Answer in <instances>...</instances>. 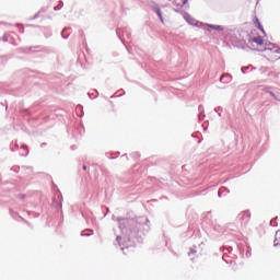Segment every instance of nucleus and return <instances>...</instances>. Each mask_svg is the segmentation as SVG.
Returning a JSON list of instances; mask_svg holds the SVG:
<instances>
[{"label": "nucleus", "mask_w": 280, "mask_h": 280, "mask_svg": "<svg viewBox=\"0 0 280 280\" xmlns=\"http://www.w3.org/2000/svg\"><path fill=\"white\" fill-rule=\"evenodd\" d=\"M220 112H222V107L214 108V113H220Z\"/></svg>", "instance_id": "nucleus-19"}, {"label": "nucleus", "mask_w": 280, "mask_h": 280, "mask_svg": "<svg viewBox=\"0 0 280 280\" xmlns=\"http://www.w3.org/2000/svg\"><path fill=\"white\" fill-rule=\"evenodd\" d=\"M210 30H215L217 32H224V26L215 24H207Z\"/></svg>", "instance_id": "nucleus-5"}, {"label": "nucleus", "mask_w": 280, "mask_h": 280, "mask_svg": "<svg viewBox=\"0 0 280 280\" xmlns=\"http://www.w3.org/2000/svg\"><path fill=\"white\" fill-rule=\"evenodd\" d=\"M269 95H270L271 97H273V100H276L277 102H280V98L277 97V96L273 94V92H269Z\"/></svg>", "instance_id": "nucleus-16"}, {"label": "nucleus", "mask_w": 280, "mask_h": 280, "mask_svg": "<svg viewBox=\"0 0 280 280\" xmlns=\"http://www.w3.org/2000/svg\"><path fill=\"white\" fill-rule=\"evenodd\" d=\"M61 36L63 38H69V28H63L62 33H61Z\"/></svg>", "instance_id": "nucleus-13"}, {"label": "nucleus", "mask_w": 280, "mask_h": 280, "mask_svg": "<svg viewBox=\"0 0 280 280\" xmlns=\"http://www.w3.org/2000/svg\"><path fill=\"white\" fill-rule=\"evenodd\" d=\"M83 170H86V165H83Z\"/></svg>", "instance_id": "nucleus-23"}, {"label": "nucleus", "mask_w": 280, "mask_h": 280, "mask_svg": "<svg viewBox=\"0 0 280 280\" xmlns=\"http://www.w3.org/2000/svg\"><path fill=\"white\" fill-rule=\"evenodd\" d=\"M81 235L89 237V235H93V230H84V231L81 233Z\"/></svg>", "instance_id": "nucleus-12"}, {"label": "nucleus", "mask_w": 280, "mask_h": 280, "mask_svg": "<svg viewBox=\"0 0 280 280\" xmlns=\"http://www.w3.org/2000/svg\"><path fill=\"white\" fill-rule=\"evenodd\" d=\"M184 19L186 23H188L189 25H198V22L196 21V19L191 18L189 13H184Z\"/></svg>", "instance_id": "nucleus-3"}, {"label": "nucleus", "mask_w": 280, "mask_h": 280, "mask_svg": "<svg viewBox=\"0 0 280 280\" xmlns=\"http://www.w3.org/2000/svg\"><path fill=\"white\" fill-rule=\"evenodd\" d=\"M153 10L158 14L161 23H164V21H163V13L161 12V8H159V5L155 4V5H153Z\"/></svg>", "instance_id": "nucleus-4"}, {"label": "nucleus", "mask_w": 280, "mask_h": 280, "mask_svg": "<svg viewBox=\"0 0 280 280\" xmlns=\"http://www.w3.org/2000/svg\"><path fill=\"white\" fill-rule=\"evenodd\" d=\"M75 113H77L78 117H82V115H84V113L82 112V105H78L75 107Z\"/></svg>", "instance_id": "nucleus-11"}, {"label": "nucleus", "mask_w": 280, "mask_h": 280, "mask_svg": "<svg viewBox=\"0 0 280 280\" xmlns=\"http://www.w3.org/2000/svg\"><path fill=\"white\" fill-rule=\"evenodd\" d=\"M255 23H256V25H259V19L256 18Z\"/></svg>", "instance_id": "nucleus-21"}, {"label": "nucleus", "mask_w": 280, "mask_h": 280, "mask_svg": "<svg viewBox=\"0 0 280 280\" xmlns=\"http://www.w3.org/2000/svg\"><path fill=\"white\" fill-rule=\"evenodd\" d=\"M256 25H257L258 30H260V32H264V26L261 25V23H258Z\"/></svg>", "instance_id": "nucleus-18"}, {"label": "nucleus", "mask_w": 280, "mask_h": 280, "mask_svg": "<svg viewBox=\"0 0 280 280\" xmlns=\"http://www.w3.org/2000/svg\"><path fill=\"white\" fill-rule=\"evenodd\" d=\"M112 220L118 222L119 229L121 233H125V235H130V233H137V221L135 219H121L113 215Z\"/></svg>", "instance_id": "nucleus-1"}, {"label": "nucleus", "mask_w": 280, "mask_h": 280, "mask_svg": "<svg viewBox=\"0 0 280 280\" xmlns=\"http://www.w3.org/2000/svg\"><path fill=\"white\" fill-rule=\"evenodd\" d=\"M187 1L189 0H175V5L177 8H183L187 3Z\"/></svg>", "instance_id": "nucleus-7"}, {"label": "nucleus", "mask_w": 280, "mask_h": 280, "mask_svg": "<svg viewBox=\"0 0 280 280\" xmlns=\"http://www.w3.org/2000/svg\"><path fill=\"white\" fill-rule=\"evenodd\" d=\"M253 43H256V45H264V38H261V36L254 37Z\"/></svg>", "instance_id": "nucleus-9"}, {"label": "nucleus", "mask_w": 280, "mask_h": 280, "mask_svg": "<svg viewBox=\"0 0 280 280\" xmlns=\"http://www.w3.org/2000/svg\"><path fill=\"white\" fill-rule=\"evenodd\" d=\"M280 244V230L276 232V238L273 241V246H279Z\"/></svg>", "instance_id": "nucleus-8"}, {"label": "nucleus", "mask_w": 280, "mask_h": 280, "mask_svg": "<svg viewBox=\"0 0 280 280\" xmlns=\"http://www.w3.org/2000/svg\"><path fill=\"white\" fill-rule=\"evenodd\" d=\"M120 240H121L120 236L116 237V242H118L119 246H121V244L119 243Z\"/></svg>", "instance_id": "nucleus-20"}, {"label": "nucleus", "mask_w": 280, "mask_h": 280, "mask_svg": "<svg viewBox=\"0 0 280 280\" xmlns=\"http://www.w3.org/2000/svg\"><path fill=\"white\" fill-rule=\"evenodd\" d=\"M88 95H90L91 98L95 100V97H97V91H94V93H92L93 96H91V93H89Z\"/></svg>", "instance_id": "nucleus-17"}, {"label": "nucleus", "mask_w": 280, "mask_h": 280, "mask_svg": "<svg viewBox=\"0 0 280 280\" xmlns=\"http://www.w3.org/2000/svg\"><path fill=\"white\" fill-rule=\"evenodd\" d=\"M250 69V66H246V67H242L241 71L242 73H246V71H248Z\"/></svg>", "instance_id": "nucleus-15"}, {"label": "nucleus", "mask_w": 280, "mask_h": 280, "mask_svg": "<svg viewBox=\"0 0 280 280\" xmlns=\"http://www.w3.org/2000/svg\"><path fill=\"white\" fill-rule=\"evenodd\" d=\"M219 117H222V114L219 113Z\"/></svg>", "instance_id": "nucleus-25"}, {"label": "nucleus", "mask_w": 280, "mask_h": 280, "mask_svg": "<svg viewBox=\"0 0 280 280\" xmlns=\"http://www.w3.org/2000/svg\"><path fill=\"white\" fill-rule=\"evenodd\" d=\"M199 110H202V106L201 105L199 106Z\"/></svg>", "instance_id": "nucleus-22"}, {"label": "nucleus", "mask_w": 280, "mask_h": 280, "mask_svg": "<svg viewBox=\"0 0 280 280\" xmlns=\"http://www.w3.org/2000/svg\"><path fill=\"white\" fill-rule=\"evenodd\" d=\"M240 220H242L245 224H248L250 220V211L246 210L238 214Z\"/></svg>", "instance_id": "nucleus-2"}, {"label": "nucleus", "mask_w": 280, "mask_h": 280, "mask_svg": "<svg viewBox=\"0 0 280 280\" xmlns=\"http://www.w3.org/2000/svg\"><path fill=\"white\" fill-rule=\"evenodd\" d=\"M275 222V220H271L270 224H272Z\"/></svg>", "instance_id": "nucleus-24"}, {"label": "nucleus", "mask_w": 280, "mask_h": 280, "mask_svg": "<svg viewBox=\"0 0 280 280\" xmlns=\"http://www.w3.org/2000/svg\"><path fill=\"white\" fill-rule=\"evenodd\" d=\"M224 191H226V188H220L219 189V192H218L219 198H222V195L224 194Z\"/></svg>", "instance_id": "nucleus-14"}, {"label": "nucleus", "mask_w": 280, "mask_h": 280, "mask_svg": "<svg viewBox=\"0 0 280 280\" xmlns=\"http://www.w3.org/2000/svg\"><path fill=\"white\" fill-rule=\"evenodd\" d=\"M267 49H270V51H273V54H280V48L275 47L272 44H269V47ZM278 60H280V57H278Z\"/></svg>", "instance_id": "nucleus-6"}, {"label": "nucleus", "mask_w": 280, "mask_h": 280, "mask_svg": "<svg viewBox=\"0 0 280 280\" xmlns=\"http://www.w3.org/2000/svg\"><path fill=\"white\" fill-rule=\"evenodd\" d=\"M223 80H225L224 82H231V74L225 73L220 78V82H222Z\"/></svg>", "instance_id": "nucleus-10"}]
</instances>
